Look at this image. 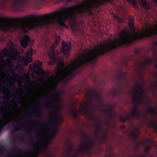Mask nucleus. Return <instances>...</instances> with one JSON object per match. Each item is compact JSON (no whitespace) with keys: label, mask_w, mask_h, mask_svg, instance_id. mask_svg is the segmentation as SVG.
<instances>
[{"label":"nucleus","mask_w":157,"mask_h":157,"mask_svg":"<svg viewBox=\"0 0 157 157\" xmlns=\"http://www.w3.org/2000/svg\"><path fill=\"white\" fill-rule=\"evenodd\" d=\"M129 25L131 31L135 32L136 34L135 36H129L130 32L128 30L124 29L119 32V39L115 42L106 41L103 43L101 41L99 45L95 46V49L94 53L84 56L72 64L70 68V79L76 76V72L79 68L83 65L94 63L97 58L109 52L123 46H127L135 40L157 35V29L147 28L145 32L138 33L135 32V28L134 25L131 22Z\"/></svg>","instance_id":"1"},{"label":"nucleus","mask_w":157,"mask_h":157,"mask_svg":"<svg viewBox=\"0 0 157 157\" xmlns=\"http://www.w3.org/2000/svg\"><path fill=\"white\" fill-rule=\"evenodd\" d=\"M84 96L89 100V103L84 104L83 105L82 109H76L73 105L71 112L72 115L74 117H77L78 114L80 112L83 111L84 113H86L90 115L92 120L98 121L97 118L94 115V109L92 107H90L89 105L91 103L92 101L94 99H96L97 100H100V95L97 93L95 90L90 89L86 91Z\"/></svg>","instance_id":"2"},{"label":"nucleus","mask_w":157,"mask_h":157,"mask_svg":"<svg viewBox=\"0 0 157 157\" xmlns=\"http://www.w3.org/2000/svg\"><path fill=\"white\" fill-rule=\"evenodd\" d=\"M135 87L134 98L132 100V103L134 105V107L131 114L132 117L136 118L140 116V111L139 110V103L144 102L147 105H148V103L146 102L145 98L143 94L144 90L143 84L138 83L136 86Z\"/></svg>","instance_id":"3"},{"label":"nucleus","mask_w":157,"mask_h":157,"mask_svg":"<svg viewBox=\"0 0 157 157\" xmlns=\"http://www.w3.org/2000/svg\"><path fill=\"white\" fill-rule=\"evenodd\" d=\"M135 87L134 98L132 100V103L134 105V107L131 114L132 117L136 118L140 116V111L139 110V103L144 102L147 105H148V103L146 102L145 98L143 94L144 90L143 84L138 83L136 86Z\"/></svg>","instance_id":"4"},{"label":"nucleus","mask_w":157,"mask_h":157,"mask_svg":"<svg viewBox=\"0 0 157 157\" xmlns=\"http://www.w3.org/2000/svg\"><path fill=\"white\" fill-rule=\"evenodd\" d=\"M50 94L54 97V100L56 103L53 105V106L55 108L56 110L52 112L51 115L48 118L50 123L47 124V126L49 127L55 125L56 123V118L60 116L59 110L60 108V106L58 103L59 98L58 92L56 91L54 93L52 92Z\"/></svg>","instance_id":"5"},{"label":"nucleus","mask_w":157,"mask_h":157,"mask_svg":"<svg viewBox=\"0 0 157 157\" xmlns=\"http://www.w3.org/2000/svg\"><path fill=\"white\" fill-rule=\"evenodd\" d=\"M82 140L83 144L79 148V150L85 153H89L91 149V147L93 145V141L92 139L86 135H84Z\"/></svg>","instance_id":"6"},{"label":"nucleus","mask_w":157,"mask_h":157,"mask_svg":"<svg viewBox=\"0 0 157 157\" xmlns=\"http://www.w3.org/2000/svg\"><path fill=\"white\" fill-rule=\"evenodd\" d=\"M6 56L13 59L16 57L15 52L13 50H9L6 48H4L2 50L0 49V58H3Z\"/></svg>","instance_id":"7"},{"label":"nucleus","mask_w":157,"mask_h":157,"mask_svg":"<svg viewBox=\"0 0 157 157\" xmlns=\"http://www.w3.org/2000/svg\"><path fill=\"white\" fill-rule=\"evenodd\" d=\"M20 44L22 47L26 48L28 45H33L34 43L29 36L25 35L23 36L22 40L21 41Z\"/></svg>","instance_id":"8"},{"label":"nucleus","mask_w":157,"mask_h":157,"mask_svg":"<svg viewBox=\"0 0 157 157\" xmlns=\"http://www.w3.org/2000/svg\"><path fill=\"white\" fill-rule=\"evenodd\" d=\"M62 43L61 52L64 55L68 56L69 52L71 49V44L70 43H66L64 41H63Z\"/></svg>","instance_id":"9"},{"label":"nucleus","mask_w":157,"mask_h":157,"mask_svg":"<svg viewBox=\"0 0 157 157\" xmlns=\"http://www.w3.org/2000/svg\"><path fill=\"white\" fill-rule=\"evenodd\" d=\"M33 50L31 48L27 50L26 53V56L22 57V60L25 62V65H27L29 63L31 62L32 61V58L30 57L33 54Z\"/></svg>","instance_id":"10"},{"label":"nucleus","mask_w":157,"mask_h":157,"mask_svg":"<svg viewBox=\"0 0 157 157\" xmlns=\"http://www.w3.org/2000/svg\"><path fill=\"white\" fill-rule=\"evenodd\" d=\"M73 145L72 143H69L68 148L64 151L66 157H72L71 151L73 149ZM74 157H76V156L74 155Z\"/></svg>","instance_id":"11"},{"label":"nucleus","mask_w":157,"mask_h":157,"mask_svg":"<svg viewBox=\"0 0 157 157\" xmlns=\"http://www.w3.org/2000/svg\"><path fill=\"white\" fill-rule=\"evenodd\" d=\"M104 112L110 119H113L114 118L115 115L113 113L111 108L105 109L104 110Z\"/></svg>","instance_id":"12"},{"label":"nucleus","mask_w":157,"mask_h":157,"mask_svg":"<svg viewBox=\"0 0 157 157\" xmlns=\"http://www.w3.org/2000/svg\"><path fill=\"white\" fill-rule=\"evenodd\" d=\"M154 59H148L144 60L143 63H141V67L142 68H144L146 65H151L153 63Z\"/></svg>","instance_id":"13"},{"label":"nucleus","mask_w":157,"mask_h":157,"mask_svg":"<svg viewBox=\"0 0 157 157\" xmlns=\"http://www.w3.org/2000/svg\"><path fill=\"white\" fill-rule=\"evenodd\" d=\"M16 94L18 97H20L21 95L19 94L17 91L15 92H13L12 94H9L8 95H6L4 94L3 95V98L6 100H7V98H10L11 97H13L15 94Z\"/></svg>","instance_id":"14"},{"label":"nucleus","mask_w":157,"mask_h":157,"mask_svg":"<svg viewBox=\"0 0 157 157\" xmlns=\"http://www.w3.org/2000/svg\"><path fill=\"white\" fill-rule=\"evenodd\" d=\"M140 4L144 9L147 10L149 9V4L145 0H140Z\"/></svg>","instance_id":"15"},{"label":"nucleus","mask_w":157,"mask_h":157,"mask_svg":"<svg viewBox=\"0 0 157 157\" xmlns=\"http://www.w3.org/2000/svg\"><path fill=\"white\" fill-rule=\"evenodd\" d=\"M38 114V112L35 111V112H31L29 113L28 117L29 118H32L35 117L37 120H38L39 118V117L36 116V115Z\"/></svg>","instance_id":"16"},{"label":"nucleus","mask_w":157,"mask_h":157,"mask_svg":"<svg viewBox=\"0 0 157 157\" xmlns=\"http://www.w3.org/2000/svg\"><path fill=\"white\" fill-rule=\"evenodd\" d=\"M55 42L52 44V47L53 48H56L59 43L60 40H61L60 37L59 35L56 36L55 37Z\"/></svg>","instance_id":"17"},{"label":"nucleus","mask_w":157,"mask_h":157,"mask_svg":"<svg viewBox=\"0 0 157 157\" xmlns=\"http://www.w3.org/2000/svg\"><path fill=\"white\" fill-rule=\"evenodd\" d=\"M138 129L137 128H135L134 129V132H132L131 133V136L135 140L137 139L139 137V135L136 133Z\"/></svg>","instance_id":"18"},{"label":"nucleus","mask_w":157,"mask_h":157,"mask_svg":"<svg viewBox=\"0 0 157 157\" xmlns=\"http://www.w3.org/2000/svg\"><path fill=\"white\" fill-rule=\"evenodd\" d=\"M146 112L149 114H153L155 113V110L151 107H149L146 110Z\"/></svg>","instance_id":"19"},{"label":"nucleus","mask_w":157,"mask_h":157,"mask_svg":"<svg viewBox=\"0 0 157 157\" xmlns=\"http://www.w3.org/2000/svg\"><path fill=\"white\" fill-rule=\"evenodd\" d=\"M96 130L97 132H99L101 129L102 127V124L100 123H96L95 125Z\"/></svg>","instance_id":"20"},{"label":"nucleus","mask_w":157,"mask_h":157,"mask_svg":"<svg viewBox=\"0 0 157 157\" xmlns=\"http://www.w3.org/2000/svg\"><path fill=\"white\" fill-rule=\"evenodd\" d=\"M131 117L129 115H127L125 117H121V120L122 121L124 122L127 120H131Z\"/></svg>","instance_id":"21"},{"label":"nucleus","mask_w":157,"mask_h":157,"mask_svg":"<svg viewBox=\"0 0 157 157\" xmlns=\"http://www.w3.org/2000/svg\"><path fill=\"white\" fill-rule=\"evenodd\" d=\"M150 126L153 127L155 129H157V124L153 121H152L149 123Z\"/></svg>","instance_id":"22"},{"label":"nucleus","mask_w":157,"mask_h":157,"mask_svg":"<svg viewBox=\"0 0 157 157\" xmlns=\"http://www.w3.org/2000/svg\"><path fill=\"white\" fill-rule=\"evenodd\" d=\"M42 66V63L39 61H37L34 66V68H36L37 67H40Z\"/></svg>","instance_id":"23"},{"label":"nucleus","mask_w":157,"mask_h":157,"mask_svg":"<svg viewBox=\"0 0 157 157\" xmlns=\"http://www.w3.org/2000/svg\"><path fill=\"white\" fill-rule=\"evenodd\" d=\"M55 2L56 3L63 2H66L67 3H68L73 1V0H55Z\"/></svg>","instance_id":"24"},{"label":"nucleus","mask_w":157,"mask_h":157,"mask_svg":"<svg viewBox=\"0 0 157 157\" xmlns=\"http://www.w3.org/2000/svg\"><path fill=\"white\" fill-rule=\"evenodd\" d=\"M8 105L7 104L5 103H2L1 104V105L0 106V109H2L7 108Z\"/></svg>","instance_id":"25"},{"label":"nucleus","mask_w":157,"mask_h":157,"mask_svg":"<svg viewBox=\"0 0 157 157\" xmlns=\"http://www.w3.org/2000/svg\"><path fill=\"white\" fill-rule=\"evenodd\" d=\"M13 150L14 151H17L18 150H20L19 152L20 153H23L24 152L21 149L19 148L18 147H16Z\"/></svg>","instance_id":"26"},{"label":"nucleus","mask_w":157,"mask_h":157,"mask_svg":"<svg viewBox=\"0 0 157 157\" xmlns=\"http://www.w3.org/2000/svg\"><path fill=\"white\" fill-rule=\"evenodd\" d=\"M157 89V81L156 82V83L154 84L153 86V91L154 92H155V90Z\"/></svg>","instance_id":"27"},{"label":"nucleus","mask_w":157,"mask_h":157,"mask_svg":"<svg viewBox=\"0 0 157 157\" xmlns=\"http://www.w3.org/2000/svg\"><path fill=\"white\" fill-rule=\"evenodd\" d=\"M5 125V124H4L3 125L0 126V132H2L4 130Z\"/></svg>","instance_id":"28"},{"label":"nucleus","mask_w":157,"mask_h":157,"mask_svg":"<svg viewBox=\"0 0 157 157\" xmlns=\"http://www.w3.org/2000/svg\"><path fill=\"white\" fill-rule=\"evenodd\" d=\"M25 118V117H22L20 118V121L18 123L20 124H23L24 122L22 121V120H23Z\"/></svg>","instance_id":"29"},{"label":"nucleus","mask_w":157,"mask_h":157,"mask_svg":"<svg viewBox=\"0 0 157 157\" xmlns=\"http://www.w3.org/2000/svg\"><path fill=\"white\" fill-rule=\"evenodd\" d=\"M12 144L13 146H15V145L17 144V141L16 139H15L12 142Z\"/></svg>","instance_id":"30"},{"label":"nucleus","mask_w":157,"mask_h":157,"mask_svg":"<svg viewBox=\"0 0 157 157\" xmlns=\"http://www.w3.org/2000/svg\"><path fill=\"white\" fill-rule=\"evenodd\" d=\"M0 86H2V87H3L4 88H7L8 89H10V88L9 87H8V86H7V87L6 86H5L4 84V83L3 84H1L0 85Z\"/></svg>","instance_id":"31"},{"label":"nucleus","mask_w":157,"mask_h":157,"mask_svg":"<svg viewBox=\"0 0 157 157\" xmlns=\"http://www.w3.org/2000/svg\"><path fill=\"white\" fill-rule=\"evenodd\" d=\"M114 91L116 93V94H117L119 92V90L117 88H115L114 89Z\"/></svg>","instance_id":"32"},{"label":"nucleus","mask_w":157,"mask_h":157,"mask_svg":"<svg viewBox=\"0 0 157 157\" xmlns=\"http://www.w3.org/2000/svg\"><path fill=\"white\" fill-rule=\"evenodd\" d=\"M4 121L7 124H9L10 122V121L9 119H4Z\"/></svg>","instance_id":"33"},{"label":"nucleus","mask_w":157,"mask_h":157,"mask_svg":"<svg viewBox=\"0 0 157 157\" xmlns=\"http://www.w3.org/2000/svg\"><path fill=\"white\" fill-rule=\"evenodd\" d=\"M13 157H18L19 155L17 154H13L12 155Z\"/></svg>","instance_id":"34"},{"label":"nucleus","mask_w":157,"mask_h":157,"mask_svg":"<svg viewBox=\"0 0 157 157\" xmlns=\"http://www.w3.org/2000/svg\"><path fill=\"white\" fill-rule=\"evenodd\" d=\"M44 147H46L45 146V145H44V146L40 145V148L41 149H42Z\"/></svg>","instance_id":"35"},{"label":"nucleus","mask_w":157,"mask_h":157,"mask_svg":"<svg viewBox=\"0 0 157 157\" xmlns=\"http://www.w3.org/2000/svg\"><path fill=\"white\" fill-rule=\"evenodd\" d=\"M0 114L4 115V112L3 111H1L0 112Z\"/></svg>","instance_id":"36"},{"label":"nucleus","mask_w":157,"mask_h":157,"mask_svg":"<svg viewBox=\"0 0 157 157\" xmlns=\"http://www.w3.org/2000/svg\"><path fill=\"white\" fill-rule=\"evenodd\" d=\"M12 150L11 149H10L8 150V152L9 153L11 152L12 151Z\"/></svg>","instance_id":"37"},{"label":"nucleus","mask_w":157,"mask_h":157,"mask_svg":"<svg viewBox=\"0 0 157 157\" xmlns=\"http://www.w3.org/2000/svg\"><path fill=\"white\" fill-rule=\"evenodd\" d=\"M20 130V129H19L18 128H15V131H19Z\"/></svg>","instance_id":"38"},{"label":"nucleus","mask_w":157,"mask_h":157,"mask_svg":"<svg viewBox=\"0 0 157 157\" xmlns=\"http://www.w3.org/2000/svg\"><path fill=\"white\" fill-rule=\"evenodd\" d=\"M153 51H155V52H157V50H155V47H154L153 48Z\"/></svg>","instance_id":"39"},{"label":"nucleus","mask_w":157,"mask_h":157,"mask_svg":"<svg viewBox=\"0 0 157 157\" xmlns=\"http://www.w3.org/2000/svg\"><path fill=\"white\" fill-rule=\"evenodd\" d=\"M155 3L157 6V0H156L155 2Z\"/></svg>","instance_id":"40"},{"label":"nucleus","mask_w":157,"mask_h":157,"mask_svg":"<svg viewBox=\"0 0 157 157\" xmlns=\"http://www.w3.org/2000/svg\"><path fill=\"white\" fill-rule=\"evenodd\" d=\"M2 149H3L4 150H5V148L4 147H0V150H1Z\"/></svg>","instance_id":"41"},{"label":"nucleus","mask_w":157,"mask_h":157,"mask_svg":"<svg viewBox=\"0 0 157 157\" xmlns=\"http://www.w3.org/2000/svg\"><path fill=\"white\" fill-rule=\"evenodd\" d=\"M155 67L157 68V63H156L155 64Z\"/></svg>","instance_id":"42"},{"label":"nucleus","mask_w":157,"mask_h":157,"mask_svg":"<svg viewBox=\"0 0 157 157\" xmlns=\"http://www.w3.org/2000/svg\"><path fill=\"white\" fill-rule=\"evenodd\" d=\"M25 153L26 154H28L29 153V152L28 151H26V152H25Z\"/></svg>","instance_id":"43"},{"label":"nucleus","mask_w":157,"mask_h":157,"mask_svg":"<svg viewBox=\"0 0 157 157\" xmlns=\"http://www.w3.org/2000/svg\"><path fill=\"white\" fill-rule=\"evenodd\" d=\"M44 144H45V145H46L47 144V142L45 141H44Z\"/></svg>","instance_id":"44"},{"label":"nucleus","mask_w":157,"mask_h":157,"mask_svg":"<svg viewBox=\"0 0 157 157\" xmlns=\"http://www.w3.org/2000/svg\"><path fill=\"white\" fill-rule=\"evenodd\" d=\"M39 131V130H37V131H35V133H37V132L38 131Z\"/></svg>","instance_id":"45"},{"label":"nucleus","mask_w":157,"mask_h":157,"mask_svg":"<svg viewBox=\"0 0 157 157\" xmlns=\"http://www.w3.org/2000/svg\"><path fill=\"white\" fill-rule=\"evenodd\" d=\"M42 105H43V106L44 107H45V105H46L43 103H42Z\"/></svg>","instance_id":"46"},{"label":"nucleus","mask_w":157,"mask_h":157,"mask_svg":"<svg viewBox=\"0 0 157 157\" xmlns=\"http://www.w3.org/2000/svg\"><path fill=\"white\" fill-rule=\"evenodd\" d=\"M51 63H51V62H48V63H49V64H51Z\"/></svg>","instance_id":"47"},{"label":"nucleus","mask_w":157,"mask_h":157,"mask_svg":"<svg viewBox=\"0 0 157 157\" xmlns=\"http://www.w3.org/2000/svg\"><path fill=\"white\" fill-rule=\"evenodd\" d=\"M41 127H43V124H42L41 126H40Z\"/></svg>","instance_id":"48"},{"label":"nucleus","mask_w":157,"mask_h":157,"mask_svg":"<svg viewBox=\"0 0 157 157\" xmlns=\"http://www.w3.org/2000/svg\"><path fill=\"white\" fill-rule=\"evenodd\" d=\"M0 77L1 78H3V76L2 75L0 76Z\"/></svg>","instance_id":"49"},{"label":"nucleus","mask_w":157,"mask_h":157,"mask_svg":"<svg viewBox=\"0 0 157 157\" xmlns=\"http://www.w3.org/2000/svg\"><path fill=\"white\" fill-rule=\"evenodd\" d=\"M36 144V142H35L34 143V144H33V145H34L35 144ZM33 146H34V145H33Z\"/></svg>","instance_id":"50"},{"label":"nucleus","mask_w":157,"mask_h":157,"mask_svg":"<svg viewBox=\"0 0 157 157\" xmlns=\"http://www.w3.org/2000/svg\"><path fill=\"white\" fill-rule=\"evenodd\" d=\"M28 86V84H25V86Z\"/></svg>","instance_id":"51"},{"label":"nucleus","mask_w":157,"mask_h":157,"mask_svg":"<svg viewBox=\"0 0 157 157\" xmlns=\"http://www.w3.org/2000/svg\"><path fill=\"white\" fill-rule=\"evenodd\" d=\"M18 123H16V125H17V126H18Z\"/></svg>","instance_id":"52"},{"label":"nucleus","mask_w":157,"mask_h":157,"mask_svg":"<svg viewBox=\"0 0 157 157\" xmlns=\"http://www.w3.org/2000/svg\"><path fill=\"white\" fill-rule=\"evenodd\" d=\"M38 17V18H41V17H42L40 16V17Z\"/></svg>","instance_id":"53"},{"label":"nucleus","mask_w":157,"mask_h":157,"mask_svg":"<svg viewBox=\"0 0 157 157\" xmlns=\"http://www.w3.org/2000/svg\"><path fill=\"white\" fill-rule=\"evenodd\" d=\"M1 89L2 90H3V89L2 88H1Z\"/></svg>","instance_id":"54"},{"label":"nucleus","mask_w":157,"mask_h":157,"mask_svg":"<svg viewBox=\"0 0 157 157\" xmlns=\"http://www.w3.org/2000/svg\"><path fill=\"white\" fill-rule=\"evenodd\" d=\"M156 44L157 45V42L156 43Z\"/></svg>","instance_id":"55"},{"label":"nucleus","mask_w":157,"mask_h":157,"mask_svg":"<svg viewBox=\"0 0 157 157\" xmlns=\"http://www.w3.org/2000/svg\"><path fill=\"white\" fill-rule=\"evenodd\" d=\"M19 89H21V88H20V87H19Z\"/></svg>","instance_id":"56"},{"label":"nucleus","mask_w":157,"mask_h":157,"mask_svg":"<svg viewBox=\"0 0 157 157\" xmlns=\"http://www.w3.org/2000/svg\"><path fill=\"white\" fill-rule=\"evenodd\" d=\"M141 157H145V156H142Z\"/></svg>","instance_id":"57"},{"label":"nucleus","mask_w":157,"mask_h":157,"mask_svg":"<svg viewBox=\"0 0 157 157\" xmlns=\"http://www.w3.org/2000/svg\"><path fill=\"white\" fill-rule=\"evenodd\" d=\"M37 150V151H39V150Z\"/></svg>","instance_id":"58"},{"label":"nucleus","mask_w":157,"mask_h":157,"mask_svg":"<svg viewBox=\"0 0 157 157\" xmlns=\"http://www.w3.org/2000/svg\"><path fill=\"white\" fill-rule=\"evenodd\" d=\"M12 132L13 133L14 132V131H13Z\"/></svg>","instance_id":"59"},{"label":"nucleus","mask_w":157,"mask_h":157,"mask_svg":"<svg viewBox=\"0 0 157 157\" xmlns=\"http://www.w3.org/2000/svg\"><path fill=\"white\" fill-rule=\"evenodd\" d=\"M123 127L124 128V126H123Z\"/></svg>","instance_id":"60"},{"label":"nucleus","mask_w":157,"mask_h":157,"mask_svg":"<svg viewBox=\"0 0 157 157\" xmlns=\"http://www.w3.org/2000/svg\"><path fill=\"white\" fill-rule=\"evenodd\" d=\"M37 156H36V157H37Z\"/></svg>","instance_id":"61"}]
</instances>
